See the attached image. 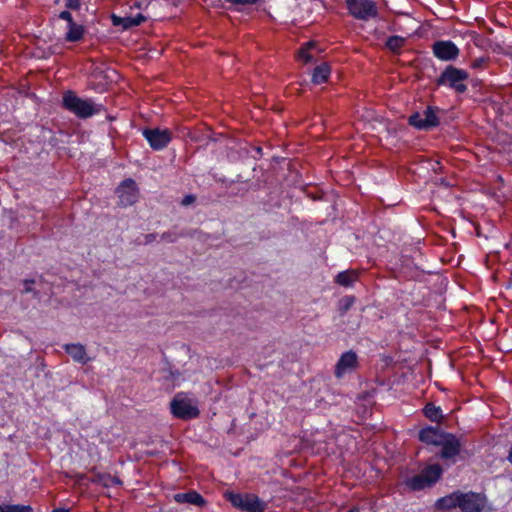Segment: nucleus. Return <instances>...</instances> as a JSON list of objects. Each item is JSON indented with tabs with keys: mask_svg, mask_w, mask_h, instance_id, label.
Masks as SVG:
<instances>
[{
	"mask_svg": "<svg viewBox=\"0 0 512 512\" xmlns=\"http://www.w3.org/2000/svg\"><path fill=\"white\" fill-rule=\"evenodd\" d=\"M23 284H24L23 292H25V293L33 292L32 285L34 284V280L26 279V280H24Z\"/></svg>",
	"mask_w": 512,
	"mask_h": 512,
	"instance_id": "36",
	"label": "nucleus"
},
{
	"mask_svg": "<svg viewBox=\"0 0 512 512\" xmlns=\"http://www.w3.org/2000/svg\"><path fill=\"white\" fill-rule=\"evenodd\" d=\"M157 238V234L156 233H149V234H146L144 235V244H150L152 242H154Z\"/></svg>",
	"mask_w": 512,
	"mask_h": 512,
	"instance_id": "37",
	"label": "nucleus"
},
{
	"mask_svg": "<svg viewBox=\"0 0 512 512\" xmlns=\"http://www.w3.org/2000/svg\"><path fill=\"white\" fill-rule=\"evenodd\" d=\"M434 55L441 60H448V41H437L433 45Z\"/></svg>",
	"mask_w": 512,
	"mask_h": 512,
	"instance_id": "22",
	"label": "nucleus"
},
{
	"mask_svg": "<svg viewBox=\"0 0 512 512\" xmlns=\"http://www.w3.org/2000/svg\"><path fill=\"white\" fill-rule=\"evenodd\" d=\"M195 200H196L195 195H193V194H188V195H186V196L182 199V201H181V205H182V206H189L190 204L194 203V202H195Z\"/></svg>",
	"mask_w": 512,
	"mask_h": 512,
	"instance_id": "33",
	"label": "nucleus"
},
{
	"mask_svg": "<svg viewBox=\"0 0 512 512\" xmlns=\"http://www.w3.org/2000/svg\"><path fill=\"white\" fill-rule=\"evenodd\" d=\"M0 512H33V508L30 505L7 504L0 505Z\"/></svg>",
	"mask_w": 512,
	"mask_h": 512,
	"instance_id": "23",
	"label": "nucleus"
},
{
	"mask_svg": "<svg viewBox=\"0 0 512 512\" xmlns=\"http://www.w3.org/2000/svg\"><path fill=\"white\" fill-rule=\"evenodd\" d=\"M226 3H228L231 7H233L237 11H242L243 8L256 5L261 0H224Z\"/></svg>",
	"mask_w": 512,
	"mask_h": 512,
	"instance_id": "24",
	"label": "nucleus"
},
{
	"mask_svg": "<svg viewBox=\"0 0 512 512\" xmlns=\"http://www.w3.org/2000/svg\"><path fill=\"white\" fill-rule=\"evenodd\" d=\"M63 349L77 363L84 365L90 361L85 347L80 343L65 344Z\"/></svg>",
	"mask_w": 512,
	"mask_h": 512,
	"instance_id": "12",
	"label": "nucleus"
},
{
	"mask_svg": "<svg viewBox=\"0 0 512 512\" xmlns=\"http://www.w3.org/2000/svg\"><path fill=\"white\" fill-rule=\"evenodd\" d=\"M349 14L361 21H369L378 16L377 3L374 0H344Z\"/></svg>",
	"mask_w": 512,
	"mask_h": 512,
	"instance_id": "6",
	"label": "nucleus"
},
{
	"mask_svg": "<svg viewBox=\"0 0 512 512\" xmlns=\"http://www.w3.org/2000/svg\"><path fill=\"white\" fill-rule=\"evenodd\" d=\"M467 78L468 73L465 70L450 66V84L454 82H463Z\"/></svg>",
	"mask_w": 512,
	"mask_h": 512,
	"instance_id": "26",
	"label": "nucleus"
},
{
	"mask_svg": "<svg viewBox=\"0 0 512 512\" xmlns=\"http://www.w3.org/2000/svg\"><path fill=\"white\" fill-rule=\"evenodd\" d=\"M423 414L431 422H435L438 425H441V421L444 419L442 409L433 403H427L424 406Z\"/></svg>",
	"mask_w": 512,
	"mask_h": 512,
	"instance_id": "16",
	"label": "nucleus"
},
{
	"mask_svg": "<svg viewBox=\"0 0 512 512\" xmlns=\"http://www.w3.org/2000/svg\"><path fill=\"white\" fill-rule=\"evenodd\" d=\"M173 499L179 504H191L198 507L206 504V500L203 496L195 490H189L185 493H177L173 496Z\"/></svg>",
	"mask_w": 512,
	"mask_h": 512,
	"instance_id": "13",
	"label": "nucleus"
},
{
	"mask_svg": "<svg viewBox=\"0 0 512 512\" xmlns=\"http://www.w3.org/2000/svg\"><path fill=\"white\" fill-rule=\"evenodd\" d=\"M53 512H70V510L63 509V508H58V509H54Z\"/></svg>",
	"mask_w": 512,
	"mask_h": 512,
	"instance_id": "41",
	"label": "nucleus"
},
{
	"mask_svg": "<svg viewBox=\"0 0 512 512\" xmlns=\"http://www.w3.org/2000/svg\"><path fill=\"white\" fill-rule=\"evenodd\" d=\"M488 60V57L477 58L471 63V67L473 69H483L486 66Z\"/></svg>",
	"mask_w": 512,
	"mask_h": 512,
	"instance_id": "29",
	"label": "nucleus"
},
{
	"mask_svg": "<svg viewBox=\"0 0 512 512\" xmlns=\"http://www.w3.org/2000/svg\"><path fill=\"white\" fill-rule=\"evenodd\" d=\"M123 19L124 18H120V17H117L115 15H113V17H112V21H113L114 25H120L121 24L123 26Z\"/></svg>",
	"mask_w": 512,
	"mask_h": 512,
	"instance_id": "39",
	"label": "nucleus"
},
{
	"mask_svg": "<svg viewBox=\"0 0 512 512\" xmlns=\"http://www.w3.org/2000/svg\"><path fill=\"white\" fill-rule=\"evenodd\" d=\"M438 109L428 106L422 112L416 111L408 118V124L418 130L429 131L439 125Z\"/></svg>",
	"mask_w": 512,
	"mask_h": 512,
	"instance_id": "7",
	"label": "nucleus"
},
{
	"mask_svg": "<svg viewBox=\"0 0 512 512\" xmlns=\"http://www.w3.org/2000/svg\"><path fill=\"white\" fill-rule=\"evenodd\" d=\"M436 507L440 509H446L448 508V496H444L437 500Z\"/></svg>",
	"mask_w": 512,
	"mask_h": 512,
	"instance_id": "34",
	"label": "nucleus"
},
{
	"mask_svg": "<svg viewBox=\"0 0 512 512\" xmlns=\"http://www.w3.org/2000/svg\"><path fill=\"white\" fill-rule=\"evenodd\" d=\"M181 236H183V234H178L174 231H167L161 234V240L168 243H174Z\"/></svg>",
	"mask_w": 512,
	"mask_h": 512,
	"instance_id": "28",
	"label": "nucleus"
},
{
	"mask_svg": "<svg viewBox=\"0 0 512 512\" xmlns=\"http://www.w3.org/2000/svg\"><path fill=\"white\" fill-rule=\"evenodd\" d=\"M116 193L119 198V205L122 207H129L138 200L137 185L131 178L122 181L118 186Z\"/></svg>",
	"mask_w": 512,
	"mask_h": 512,
	"instance_id": "10",
	"label": "nucleus"
},
{
	"mask_svg": "<svg viewBox=\"0 0 512 512\" xmlns=\"http://www.w3.org/2000/svg\"><path fill=\"white\" fill-rule=\"evenodd\" d=\"M357 280L358 273L355 270H345L339 272L334 278L336 284L346 288L352 287Z\"/></svg>",
	"mask_w": 512,
	"mask_h": 512,
	"instance_id": "15",
	"label": "nucleus"
},
{
	"mask_svg": "<svg viewBox=\"0 0 512 512\" xmlns=\"http://www.w3.org/2000/svg\"><path fill=\"white\" fill-rule=\"evenodd\" d=\"M406 39L402 36L393 35L387 38L385 46L393 53L398 54L404 46Z\"/></svg>",
	"mask_w": 512,
	"mask_h": 512,
	"instance_id": "19",
	"label": "nucleus"
},
{
	"mask_svg": "<svg viewBox=\"0 0 512 512\" xmlns=\"http://www.w3.org/2000/svg\"><path fill=\"white\" fill-rule=\"evenodd\" d=\"M94 484H100L103 487L110 488L122 484V481L109 473L96 472L90 480Z\"/></svg>",
	"mask_w": 512,
	"mask_h": 512,
	"instance_id": "14",
	"label": "nucleus"
},
{
	"mask_svg": "<svg viewBox=\"0 0 512 512\" xmlns=\"http://www.w3.org/2000/svg\"><path fill=\"white\" fill-rule=\"evenodd\" d=\"M62 106L80 119L90 118L100 113L103 108L101 104H96L91 99H83L71 90L63 93Z\"/></svg>",
	"mask_w": 512,
	"mask_h": 512,
	"instance_id": "2",
	"label": "nucleus"
},
{
	"mask_svg": "<svg viewBox=\"0 0 512 512\" xmlns=\"http://www.w3.org/2000/svg\"><path fill=\"white\" fill-rule=\"evenodd\" d=\"M448 82V67H446L441 75H440V78H439V83L440 84H446Z\"/></svg>",
	"mask_w": 512,
	"mask_h": 512,
	"instance_id": "38",
	"label": "nucleus"
},
{
	"mask_svg": "<svg viewBox=\"0 0 512 512\" xmlns=\"http://www.w3.org/2000/svg\"><path fill=\"white\" fill-rule=\"evenodd\" d=\"M450 87L455 89L457 93H464L467 90V86L463 82H454L450 84Z\"/></svg>",
	"mask_w": 512,
	"mask_h": 512,
	"instance_id": "31",
	"label": "nucleus"
},
{
	"mask_svg": "<svg viewBox=\"0 0 512 512\" xmlns=\"http://www.w3.org/2000/svg\"><path fill=\"white\" fill-rule=\"evenodd\" d=\"M442 467L439 464L426 466L418 474L404 479V485L411 491H421L432 487L442 475Z\"/></svg>",
	"mask_w": 512,
	"mask_h": 512,
	"instance_id": "3",
	"label": "nucleus"
},
{
	"mask_svg": "<svg viewBox=\"0 0 512 512\" xmlns=\"http://www.w3.org/2000/svg\"><path fill=\"white\" fill-rule=\"evenodd\" d=\"M65 7L70 10H78L81 7V0H66Z\"/></svg>",
	"mask_w": 512,
	"mask_h": 512,
	"instance_id": "30",
	"label": "nucleus"
},
{
	"mask_svg": "<svg viewBox=\"0 0 512 512\" xmlns=\"http://www.w3.org/2000/svg\"><path fill=\"white\" fill-rule=\"evenodd\" d=\"M146 17L142 15L141 13L137 14L134 17H125L123 19V28L129 29L131 27H136L141 25L143 22H145Z\"/></svg>",
	"mask_w": 512,
	"mask_h": 512,
	"instance_id": "25",
	"label": "nucleus"
},
{
	"mask_svg": "<svg viewBox=\"0 0 512 512\" xmlns=\"http://www.w3.org/2000/svg\"><path fill=\"white\" fill-rule=\"evenodd\" d=\"M59 18L68 22V25L74 23L71 13L68 10L62 11Z\"/></svg>",
	"mask_w": 512,
	"mask_h": 512,
	"instance_id": "32",
	"label": "nucleus"
},
{
	"mask_svg": "<svg viewBox=\"0 0 512 512\" xmlns=\"http://www.w3.org/2000/svg\"><path fill=\"white\" fill-rule=\"evenodd\" d=\"M461 512H496L485 492L456 490L450 493V509Z\"/></svg>",
	"mask_w": 512,
	"mask_h": 512,
	"instance_id": "1",
	"label": "nucleus"
},
{
	"mask_svg": "<svg viewBox=\"0 0 512 512\" xmlns=\"http://www.w3.org/2000/svg\"><path fill=\"white\" fill-rule=\"evenodd\" d=\"M358 366L357 354L353 351L344 352L335 365L334 374L340 379L345 374L352 372Z\"/></svg>",
	"mask_w": 512,
	"mask_h": 512,
	"instance_id": "11",
	"label": "nucleus"
},
{
	"mask_svg": "<svg viewBox=\"0 0 512 512\" xmlns=\"http://www.w3.org/2000/svg\"><path fill=\"white\" fill-rule=\"evenodd\" d=\"M356 298L352 295H346L339 300V311L343 315L354 305Z\"/></svg>",
	"mask_w": 512,
	"mask_h": 512,
	"instance_id": "27",
	"label": "nucleus"
},
{
	"mask_svg": "<svg viewBox=\"0 0 512 512\" xmlns=\"http://www.w3.org/2000/svg\"><path fill=\"white\" fill-rule=\"evenodd\" d=\"M226 499L231 505L243 512H264L267 503L252 493H226Z\"/></svg>",
	"mask_w": 512,
	"mask_h": 512,
	"instance_id": "5",
	"label": "nucleus"
},
{
	"mask_svg": "<svg viewBox=\"0 0 512 512\" xmlns=\"http://www.w3.org/2000/svg\"><path fill=\"white\" fill-rule=\"evenodd\" d=\"M315 44L312 42L307 43L305 46H302L298 51V59L304 63H312L315 61L314 55L312 53V49H314Z\"/></svg>",
	"mask_w": 512,
	"mask_h": 512,
	"instance_id": "21",
	"label": "nucleus"
},
{
	"mask_svg": "<svg viewBox=\"0 0 512 512\" xmlns=\"http://www.w3.org/2000/svg\"><path fill=\"white\" fill-rule=\"evenodd\" d=\"M462 439L450 433V463L456 462V457L461 454Z\"/></svg>",
	"mask_w": 512,
	"mask_h": 512,
	"instance_id": "20",
	"label": "nucleus"
},
{
	"mask_svg": "<svg viewBox=\"0 0 512 512\" xmlns=\"http://www.w3.org/2000/svg\"><path fill=\"white\" fill-rule=\"evenodd\" d=\"M143 136L153 150H162L171 142L172 135L168 129L146 128Z\"/></svg>",
	"mask_w": 512,
	"mask_h": 512,
	"instance_id": "9",
	"label": "nucleus"
},
{
	"mask_svg": "<svg viewBox=\"0 0 512 512\" xmlns=\"http://www.w3.org/2000/svg\"><path fill=\"white\" fill-rule=\"evenodd\" d=\"M84 28L82 25H78L75 22L68 25V31L65 39L69 42H78L83 38Z\"/></svg>",
	"mask_w": 512,
	"mask_h": 512,
	"instance_id": "18",
	"label": "nucleus"
},
{
	"mask_svg": "<svg viewBox=\"0 0 512 512\" xmlns=\"http://www.w3.org/2000/svg\"><path fill=\"white\" fill-rule=\"evenodd\" d=\"M508 460L512 464V445H511V448H510V451H509Z\"/></svg>",
	"mask_w": 512,
	"mask_h": 512,
	"instance_id": "42",
	"label": "nucleus"
},
{
	"mask_svg": "<svg viewBox=\"0 0 512 512\" xmlns=\"http://www.w3.org/2000/svg\"><path fill=\"white\" fill-rule=\"evenodd\" d=\"M419 440L435 447H440V457L448 458V432L438 424L423 427L418 433Z\"/></svg>",
	"mask_w": 512,
	"mask_h": 512,
	"instance_id": "4",
	"label": "nucleus"
},
{
	"mask_svg": "<svg viewBox=\"0 0 512 512\" xmlns=\"http://www.w3.org/2000/svg\"><path fill=\"white\" fill-rule=\"evenodd\" d=\"M331 73L330 66L327 63H321L316 66L312 73V82L314 84H322L325 83Z\"/></svg>",
	"mask_w": 512,
	"mask_h": 512,
	"instance_id": "17",
	"label": "nucleus"
},
{
	"mask_svg": "<svg viewBox=\"0 0 512 512\" xmlns=\"http://www.w3.org/2000/svg\"><path fill=\"white\" fill-rule=\"evenodd\" d=\"M171 413L182 420H190L199 416L200 411L191 399L176 395L170 403Z\"/></svg>",
	"mask_w": 512,
	"mask_h": 512,
	"instance_id": "8",
	"label": "nucleus"
},
{
	"mask_svg": "<svg viewBox=\"0 0 512 512\" xmlns=\"http://www.w3.org/2000/svg\"><path fill=\"white\" fill-rule=\"evenodd\" d=\"M169 374L172 379L179 378V376H180V373L178 371H170Z\"/></svg>",
	"mask_w": 512,
	"mask_h": 512,
	"instance_id": "40",
	"label": "nucleus"
},
{
	"mask_svg": "<svg viewBox=\"0 0 512 512\" xmlns=\"http://www.w3.org/2000/svg\"><path fill=\"white\" fill-rule=\"evenodd\" d=\"M459 54L457 46L450 41V60H454Z\"/></svg>",
	"mask_w": 512,
	"mask_h": 512,
	"instance_id": "35",
	"label": "nucleus"
}]
</instances>
